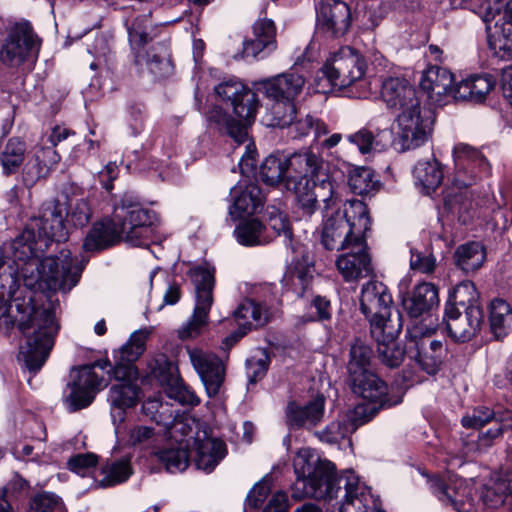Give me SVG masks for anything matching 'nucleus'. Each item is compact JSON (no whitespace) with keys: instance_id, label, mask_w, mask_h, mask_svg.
Segmentation results:
<instances>
[{"instance_id":"nucleus-41","label":"nucleus","mask_w":512,"mask_h":512,"mask_svg":"<svg viewBox=\"0 0 512 512\" xmlns=\"http://www.w3.org/2000/svg\"><path fill=\"white\" fill-rule=\"evenodd\" d=\"M512 491V470L506 471L486 487L483 492V501L490 507H498L505 504Z\"/></svg>"},{"instance_id":"nucleus-24","label":"nucleus","mask_w":512,"mask_h":512,"mask_svg":"<svg viewBox=\"0 0 512 512\" xmlns=\"http://www.w3.org/2000/svg\"><path fill=\"white\" fill-rule=\"evenodd\" d=\"M305 82L304 75L289 70L277 76L263 79L259 82V85L264 90L265 95L271 99L295 100L302 92Z\"/></svg>"},{"instance_id":"nucleus-60","label":"nucleus","mask_w":512,"mask_h":512,"mask_svg":"<svg viewBox=\"0 0 512 512\" xmlns=\"http://www.w3.org/2000/svg\"><path fill=\"white\" fill-rule=\"evenodd\" d=\"M98 463V456L94 453L76 454L68 460V468L81 476H85L94 469Z\"/></svg>"},{"instance_id":"nucleus-26","label":"nucleus","mask_w":512,"mask_h":512,"mask_svg":"<svg viewBox=\"0 0 512 512\" xmlns=\"http://www.w3.org/2000/svg\"><path fill=\"white\" fill-rule=\"evenodd\" d=\"M253 35V39L243 44L245 57L263 58L276 50V26L271 19L257 20L253 25Z\"/></svg>"},{"instance_id":"nucleus-9","label":"nucleus","mask_w":512,"mask_h":512,"mask_svg":"<svg viewBox=\"0 0 512 512\" xmlns=\"http://www.w3.org/2000/svg\"><path fill=\"white\" fill-rule=\"evenodd\" d=\"M153 23L150 13L136 16L128 27V40L135 54V62L141 64L144 60L150 72L157 78L169 76L173 72V65L164 49L162 54L144 53L145 45L151 40Z\"/></svg>"},{"instance_id":"nucleus-33","label":"nucleus","mask_w":512,"mask_h":512,"mask_svg":"<svg viewBox=\"0 0 512 512\" xmlns=\"http://www.w3.org/2000/svg\"><path fill=\"white\" fill-rule=\"evenodd\" d=\"M227 449L223 441L206 438L196 444L195 465L206 473L212 472L226 456Z\"/></svg>"},{"instance_id":"nucleus-40","label":"nucleus","mask_w":512,"mask_h":512,"mask_svg":"<svg viewBox=\"0 0 512 512\" xmlns=\"http://www.w3.org/2000/svg\"><path fill=\"white\" fill-rule=\"evenodd\" d=\"M234 320L237 325L243 327L249 326V331L264 326L268 322V311L259 303L245 299L233 312Z\"/></svg>"},{"instance_id":"nucleus-48","label":"nucleus","mask_w":512,"mask_h":512,"mask_svg":"<svg viewBox=\"0 0 512 512\" xmlns=\"http://www.w3.org/2000/svg\"><path fill=\"white\" fill-rule=\"evenodd\" d=\"M102 487H110L125 482L132 474L131 458L124 457L113 461L103 468Z\"/></svg>"},{"instance_id":"nucleus-25","label":"nucleus","mask_w":512,"mask_h":512,"mask_svg":"<svg viewBox=\"0 0 512 512\" xmlns=\"http://www.w3.org/2000/svg\"><path fill=\"white\" fill-rule=\"evenodd\" d=\"M233 204L229 208L230 216L236 220L258 213L262 210L264 196L255 183L238 184L230 191Z\"/></svg>"},{"instance_id":"nucleus-20","label":"nucleus","mask_w":512,"mask_h":512,"mask_svg":"<svg viewBox=\"0 0 512 512\" xmlns=\"http://www.w3.org/2000/svg\"><path fill=\"white\" fill-rule=\"evenodd\" d=\"M372 337L377 342L378 356L383 364L390 368L398 367L406 355V347L401 348L395 341L402 329L401 315L396 312V321L384 327L374 324Z\"/></svg>"},{"instance_id":"nucleus-47","label":"nucleus","mask_w":512,"mask_h":512,"mask_svg":"<svg viewBox=\"0 0 512 512\" xmlns=\"http://www.w3.org/2000/svg\"><path fill=\"white\" fill-rule=\"evenodd\" d=\"M348 185L353 193L367 195L376 191L379 181L373 171L366 167H357L349 172Z\"/></svg>"},{"instance_id":"nucleus-46","label":"nucleus","mask_w":512,"mask_h":512,"mask_svg":"<svg viewBox=\"0 0 512 512\" xmlns=\"http://www.w3.org/2000/svg\"><path fill=\"white\" fill-rule=\"evenodd\" d=\"M372 355V349L368 345L361 341H355L350 348V359L347 365L348 378L369 371Z\"/></svg>"},{"instance_id":"nucleus-55","label":"nucleus","mask_w":512,"mask_h":512,"mask_svg":"<svg viewBox=\"0 0 512 512\" xmlns=\"http://www.w3.org/2000/svg\"><path fill=\"white\" fill-rule=\"evenodd\" d=\"M267 213L268 227H270L278 236L284 237V243L286 246L291 245L292 229L286 214L274 207H272L271 210H268Z\"/></svg>"},{"instance_id":"nucleus-22","label":"nucleus","mask_w":512,"mask_h":512,"mask_svg":"<svg viewBox=\"0 0 512 512\" xmlns=\"http://www.w3.org/2000/svg\"><path fill=\"white\" fill-rule=\"evenodd\" d=\"M60 161V155L52 147H40L22 165L20 181L24 187L31 189L38 182L45 180Z\"/></svg>"},{"instance_id":"nucleus-4","label":"nucleus","mask_w":512,"mask_h":512,"mask_svg":"<svg viewBox=\"0 0 512 512\" xmlns=\"http://www.w3.org/2000/svg\"><path fill=\"white\" fill-rule=\"evenodd\" d=\"M455 162V175L443 194L444 207L452 214L458 216L463 224L473 218L475 204L468 187L478 178L491 174V165L483 153L465 143H458L453 148Z\"/></svg>"},{"instance_id":"nucleus-31","label":"nucleus","mask_w":512,"mask_h":512,"mask_svg":"<svg viewBox=\"0 0 512 512\" xmlns=\"http://www.w3.org/2000/svg\"><path fill=\"white\" fill-rule=\"evenodd\" d=\"M438 304V289L434 284L427 282L416 285L410 296L403 300L404 308L414 318L431 311Z\"/></svg>"},{"instance_id":"nucleus-49","label":"nucleus","mask_w":512,"mask_h":512,"mask_svg":"<svg viewBox=\"0 0 512 512\" xmlns=\"http://www.w3.org/2000/svg\"><path fill=\"white\" fill-rule=\"evenodd\" d=\"M156 456L170 473L182 472L189 465V453L182 447L161 450Z\"/></svg>"},{"instance_id":"nucleus-12","label":"nucleus","mask_w":512,"mask_h":512,"mask_svg":"<svg viewBox=\"0 0 512 512\" xmlns=\"http://www.w3.org/2000/svg\"><path fill=\"white\" fill-rule=\"evenodd\" d=\"M41 40L27 20L15 22L8 30L7 37L0 50L3 64L14 67L22 64L30 56L37 55Z\"/></svg>"},{"instance_id":"nucleus-35","label":"nucleus","mask_w":512,"mask_h":512,"mask_svg":"<svg viewBox=\"0 0 512 512\" xmlns=\"http://www.w3.org/2000/svg\"><path fill=\"white\" fill-rule=\"evenodd\" d=\"M413 175L426 195L433 193L443 180L441 165L435 158L418 161L413 169Z\"/></svg>"},{"instance_id":"nucleus-34","label":"nucleus","mask_w":512,"mask_h":512,"mask_svg":"<svg viewBox=\"0 0 512 512\" xmlns=\"http://www.w3.org/2000/svg\"><path fill=\"white\" fill-rule=\"evenodd\" d=\"M392 132L389 129H377L375 132L361 128L347 136V140L356 145L362 154L383 151L391 143Z\"/></svg>"},{"instance_id":"nucleus-56","label":"nucleus","mask_w":512,"mask_h":512,"mask_svg":"<svg viewBox=\"0 0 512 512\" xmlns=\"http://www.w3.org/2000/svg\"><path fill=\"white\" fill-rule=\"evenodd\" d=\"M67 217L69 222L75 227H85L91 220L92 208L89 201L85 198H80L71 201L69 204V210L67 211Z\"/></svg>"},{"instance_id":"nucleus-52","label":"nucleus","mask_w":512,"mask_h":512,"mask_svg":"<svg viewBox=\"0 0 512 512\" xmlns=\"http://www.w3.org/2000/svg\"><path fill=\"white\" fill-rule=\"evenodd\" d=\"M166 393L169 398L183 405L196 406L200 403V399L195 392L179 378H171Z\"/></svg>"},{"instance_id":"nucleus-64","label":"nucleus","mask_w":512,"mask_h":512,"mask_svg":"<svg viewBox=\"0 0 512 512\" xmlns=\"http://www.w3.org/2000/svg\"><path fill=\"white\" fill-rule=\"evenodd\" d=\"M115 365L111 371V376L118 383H135L138 378V370L134 364L114 359Z\"/></svg>"},{"instance_id":"nucleus-10","label":"nucleus","mask_w":512,"mask_h":512,"mask_svg":"<svg viewBox=\"0 0 512 512\" xmlns=\"http://www.w3.org/2000/svg\"><path fill=\"white\" fill-rule=\"evenodd\" d=\"M365 69L361 54L350 46H343L326 60L321 73L333 88L342 90L361 80Z\"/></svg>"},{"instance_id":"nucleus-54","label":"nucleus","mask_w":512,"mask_h":512,"mask_svg":"<svg viewBox=\"0 0 512 512\" xmlns=\"http://www.w3.org/2000/svg\"><path fill=\"white\" fill-rule=\"evenodd\" d=\"M32 512H67L62 499L51 492L36 494L31 501Z\"/></svg>"},{"instance_id":"nucleus-53","label":"nucleus","mask_w":512,"mask_h":512,"mask_svg":"<svg viewBox=\"0 0 512 512\" xmlns=\"http://www.w3.org/2000/svg\"><path fill=\"white\" fill-rule=\"evenodd\" d=\"M432 493L444 504L450 505L457 512H466V504L456 498L451 493V489L439 477H433L428 480Z\"/></svg>"},{"instance_id":"nucleus-59","label":"nucleus","mask_w":512,"mask_h":512,"mask_svg":"<svg viewBox=\"0 0 512 512\" xmlns=\"http://www.w3.org/2000/svg\"><path fill=\"white\" fill-rule=\"evenodd\" d=\"M469 81L473 94V102L483 101L495 86V80L489 74L470 76Z\"/></svg>"},{"instance_id":"nucleus-57","label":"nucleus","mask_w":512,"mask_h":512,"mask_svg":"<svg viewBox=\"0 0 512 512\" xmlns=\"http://www.w3.org/2000/svg\"><path fill=\"white\" fill-rule=\"evenodd\" d=\"M508 414L510 417V423H504L502 421L496 420V424L493 427L489 428L487 431L481 433L478 436L476 443L477 452H486L493 445V441L496 438L501 437L504 431L512 428V413L509 412Z\"/></svg>"},{"instance_id":"nucleus-32","label":"nucleus","mask_w":512,"mask_h":512,"mask_svg":"<svg viewBox=\"0 0 512 512\" xmlns=\"http://www.w3.org/2000/svg\"><path fill=\"white\" fill-rule=\"evenodd\" d=\"M207 120L210 125H214L218 131L227 133L237 144H242L247 141V124L253 122L241 120L239 117L234 119L218 106H214L209 111Z\"/></svg>"},{"instance_id":"nucleus-51","label":"nucleus","mask_w":512,"mask_h":512,"mask_svg":"<svg viewBox=\"0 0 512 512\" xmlns=\"http://www.w3.org/2000/svg\"><path fill=\"white\" fill-rule=\"evenodd\" d=\"M289 132L293 137H302L309 134L314 130L316 136H321L328 133L327 126L320 120L314 119L313 116L306 114L304 117L296 118L293 120L292 125L287 126Z\"/></svg>"},{"instance_id":"nucleus-17","label":"nucleus","mask_w":512,"mask_h":512,"mask_svg":"<svg viewBox=\"0 0 512 512\" xmlns=\"http://www.w3.org/2000/svg\"><path fill=\"white\" fill-rule=\"evenodd\" d=\"M215 93L233 107L236 117L253 121L258 107L256 94L243 83L230 79L218 84Z\"/></svg>"},{"instance_id":"nucleus-15","label":"nucleus","mask_w":512,"mask_h":512,"mask_svg":"<svg viewBox=\"0 0 512 512\" xmlns=\"http://www.w3.org/2000/svg\"><path fill=\"white\" fill-rule=\"evenodd\" d=\"M66 205L57 199L45 201L40 209V215L31 223V228L40 239L62 242L68 237L64 224L63 213Z\"/></svg>"},{"instance_id":"nucleus-63","label":"nucleus","mask_w":512,"mask_h":512,"mask_svg":"<svg viewBox=\"0 0 512 512\" xmlns=\"http://www.w3.org/2000/svg\"><path fill=\"white\" fill-rule=\"evenodd\" d=\"M494 418V413L487 407L475 408L471 414H467L461 420L466 428L479 429Z\"/></svg>"},{"instance_id":"nucleus-61","label":"nucleus","mask_w":512,"mask_h":512,"mask_svg":"<svg viewBox=\"0 0 512 512\" xmlns=\"http://www.w3.org/2000/svg\"><path fill=\"white\" fill-rule=\"evenodd\" d=\"M351 432H353V430L348 423L335 421L331 422L323 431L319 432V438L321 441L335 444L339 443Z\"/></svg>"},{"instance_id":"nucleus-6","label":"nucleus","mask_w":512,"mask_h":512,"mask_svg":"<svg viewBox=\"0 0 512 512\" xmlns=\"http://www.w3.org/2000/svg\"><path fill=\"white\" fill-rule=\"evenodd\" d=\"M370 226L366 204L357 199L349 200L344 204L343 212H335L324 222L321 243L327 250H346L351 245L361 249Z\"/></svg>"},{"instance_id":"nucleus-5","label":"nucleus","mask_w":512,"mask_h":512,"mask_svg":"<svg viewBox=\"0 0 512 512\" xmlns=\"http://www.w3.org/2000/svg\"><path fill=\"white\" fill-rule=\"evenodd\" d=\"M293 467L297 479L292 486V497L298 500L305 497L333 499L342 488L345 489V480L355 475L351 471L338 475L331 461L321 459L310 448H302L296 453Z\"/></svg>"},{"instance_id":"nucleus-2","label":"nucleus","mask_w":512,"mask_h":512,"mask_svg":"<svg viewBox=\"0 0 512 512\" xmlns=\"http://www.w3.org/2000/svg\"><path fill=\"white\" fill-rule=\"evenodd\" d=\"M380 94L387 108L396 113V149L404 152L423 145L431 133L432 121L421 106L416 88L405 78L387 77Z\"/></svg>"},{"instance_id":"nucleus-50","label":"nucleus","mask_w":512,"mask_h":512,"mask_svg":"<svg viewBox=\"0 0 512 512\" xmlns=\"http://www.w3.org/2000/svg\"><path fill=\"white\" fill-rule=\"evenodd\" d=\"M142 413L157 424L169 425L174 419V413L169 403L158 398H148L142 404Z\"/></svg>"},{"instance_id":"nucleus-18","label":"nucleus","mask_w":512,"mask_h":512,"mask_svg":"<svg viewBox=\"0 0 512 512\" xmlns=\"http://www.w3.org/2000/svg\"><path fill=\"white\" fill-rule=\"evenodd\" d=\"M445 320L449 336L455 341L467 342L480 331L484 323V313L482 307H471L463 314L458 307L446 306Z\"/></svg>"},{"instance_id":"nucleus-39","label":"nucleus","mask_w":512,"mask_h":512,"mask_svg":"<svg viewBox=\"0 0 512 512\" xmlns=\"http://www.w3.org/2000/svg\"><path fill=\"white\" fill-rule=\"evenodd\" d=\"M288 158L283 155H269L260 166V179L267 185L283 184L286 188L288 181Z\"/></svg>"},{"instance_id":"nucleus-43","label":"nucleus","mask_w":512,"mask_h":512,"mask_svg":"<svg viewBox=\"0 0 512 512\" xmlns=\"http://www.w3.org/2000/svg\"><path fill=\"white\" fill-rule=\"evenodd\" d=\"M446 306H454L458 309L461 307L464 311H469L471 307H481L475 285L471 281H463L456 285L449 294Z\"/></svg>"},{"instance_id":"nucleus-19","label":"nucleus","mask_w":512,"mask_h":512,"mask_svg":"<svg viewBox=\"0 0 512 512\" xmlns=\"http://www.w3.org/2000/svg\"><path fill=\"white\" fill-rule=\"evenodd\" d=\"M348 383L354 394L378 408L391 407L402 401L401 396L390 395L386 383L370 370L348 378Z\"/></svg>"},{"instance_id":"nucleus-45","label":"nucleus","mask_w":512,"mask_h":512,"mask_svg":"<svg viewBox=\"0 0 512 512\" xmlns=\"http://www.w3.org/2000/svg\"><path fill=\"white\" fill-rule=\"evenodd\" d=\"M149 334L146 329L132 333L129 340L119 350L114 351L113 359L134 364L145 351V343Z\"/></svg>"},{"instance_id":"nucleus-8","label":"nucleus","mask_w":512,"mask_h":512,"mask_svg":"<svg viewBox=\"0 0 512 512\" xmlns=\"http://www.w3.org/2000/svg\"><path fill=\"white\" fill-rule=\"evenodd\" d=\"M215 269L207 265H199L189 270V276L195 288L196 303L191 318L178 330L182 340L200 335L208 324L209 311L213 304L215 285Z\"/></svg>"},{"instance_id":"nucleus-14","label":"nucleus","mask_w":512,"mask_h":512,"mask_svg":"<svg viewBox=\"0 0 512 512\" xmlns=\"http://www.w3.org/2000/svg\"><path fill=\"white\" fill-rule=\"evenodd\" d=\"M103 378L99 376L93 366L81 367L72 382L67 384L66 405L71 412L88 407L100 390Z\"/></svg>"},{"instance_id":"nucleus-37","label":"nucleus","mask_w":512,"mask_h":512,"mask_svg":"<svg viewBox=\"0 0 512 512\" xmlns=\"http://www.w3.org/2000/svg\"><path fill=\"white\" fill-rule=\"evenodd\" d=\"M457 267L465 273L475 272L486 260V251L479 242H468L457 247L454 253Z\"/></svg>"},{"instance_id":"nucleus-13","label":"nucleus","mask_w":512,"mask_h":512,"mask_svg":"<svg viewBox=\"0 0 512 512\" xmlns=\"http://www.w3.org/2000/svg\"><path fill=\"white\" fill-rule=\"evenodd\" d=\"M392 296L389 289L382 282L372 280L363 285L360 297V309L370 322V329L374 324L384 327L396 321L392 315Z\"/></svg>"},{"instance_id":"nucleus-3","label":"nucleus","mask_w":512,"mask_h":512,"mask_svg":"<svg viewBox=\"0 0 512 512\" xmlns=\"http://www.w3.org/2000/svg\"><path fill=\"white\" fill-rule=\"evenodd\" d=\"M288 158L289 170L286 190L295 194L296 200L306 215H312L320 198L325 209H331L338 202V193L330 178L315 182L323 166L322 157L309 149L293 153Z\"/></svg>"},{"instance_id":"nucleus-44","label":"nucleus","mask_w":512,"mask_h":512,"mask_svg":"<svg viewBox=\"0 0 512 512\" xmlns=\"http://www.w3.org/2000/svg\"><path fill=\"white\" fill-rule=\"evenodd\" d=\"M265 227L257 219H251L240 223L235 236L237 241L245 246L264 245L269 243V238L264 235Z\"/></svg>"},{"instance_id":"nucleus-58","label":"nucleus","mask_w":512,"mask_h":512,"mask_svg":"<svg viewBox=\"0 0 512 512\" xmlns=\"http://www.w3.org/2000/svg\"><path fill=\"white\" fill-rule=\"evenodd\" d=\"M270 364L269 355L265 350H261L258 356H252L246 362V373L249 383L255 384L262 379L268 370Z\"/></svg>"},{"instance_id":"nucleus-29","label":"nucleus","mask_w":512,"mask_h":512,"mask_svg":"<svg viewBox=\"0 0 512 512\" xmlns=\"http://www.w3.org/2000/svg\"><path fill=\"white\" fill-rule=\"evenodd\" d=\"M325 399L317 396L304 406L290 402L286 409L287 423L292 428L313 427L317 425L324 415Z\"/></svg>"},{"instance_id":"nucleus-62","label":"nucleus","mask_w":512,"mask_h":512,"mask_svg":"<svg viewBox=\"0 0 512 512\" xmlns=\"http://www.w3.org/2000/svg\"><path fill=\"white\" fill-rule=\"evenodd\" d=\"M380 408L378 405L371 403H363L355 406L351 414L349 415V425L354 431L357 427L370 421Z\"/></svg>"},{"instance_id":"nucleus-11","label":"nucleus","mask_w":512,"mask_h":512,"mask_svg":"<svg viewBox=\"0 0 512 512\" xmlns=\"http://www.w3.org/2000/svg\"><path fill=\"white\" fill-rule=\"evenodd\" d=\"M446 355V347L441 340L435 339L430 330L413 327L408 332L406 356L430 375L438 372Z\"/></svg>"},{"instance_id":"nucleus-27","label":"nucleus","mask_w":512,"mask_h":512,"mask_svg":"<svg viewBox=\"0 0 512 512\" xmlns=\"http://www.w3.org/2000/svg\"><path fill=\"white\" fill-rule=\"evenodd\" d=\"M140 388L135 383H116L109 391L111 416L115 433H121V424L125 418V410L134 407L139 399Z\"/></svg>"},{"instance_id":"nucleus-28","label":"nucleus","mask_w":512,"mask_h":512,"mask_svg":"<svg viewBox=\"0 0 512 512\" xmlns=\"http://www.w3.org/2000/svg\"><path fill=\"white\" fill-rule=\"evenodd\" d=\"M347 253L342 254L336 261L339 273L345 281H353L368 276L372 272L371 259L367 253L366 238L363 239V247L355 248L351 245Z\"/></svg>"},{"instance_id":"nucleus-36","label":"nucleus","mask_w":512,"mask_h":512,"mask_svg":"<svg viewBox=\"0 0 512 512\" xmlns=\"http://www.w3.org/2000/svg\"><path fill=\"white\" fill-rule=\"evenodd\" d=\"M27 151L26 142L20 137H11L0 151V165L2 174L11 176L18 172L25 160Z\"/></svg>"},{"instance_id":"nucleus-16","label":"nucleus","mask_w":512,"mask_h":512,"mask_svg":"<svg viewBox=\"0 0 512 512\" xmlns=\"http://www.w3.org/2000/svg\"><path fill=\"white\" fill-rule=\"evenodd\" d=\"M351 27L350 7L341 0H322L317 7V28L330 38L344 36Z\"/></svg>"},{"instance_id":"nucleus-38","label":"nucleus","mask_w":512,"mask_h":512,"mask_svg":"<svg viewBox=\"0 0 512 512\" xmlns=\"http://www.w3.org/2000/svg\"><path fill=\"white\" fill-rule=\"evenodd\" d=\"M490 329L497 339H503L512 332V307L503 299L491 301L489 310Z\"/></svg>"},{"instance_id":"nucleus-1","label":"nucleus","mask_w":512,"mask_h":512,"mask_svg":"<svg viewBox=\"0 0 512 512\" xmlns=\"http://www.w3.org/2000/svg\"><path fill=\"white\" fill-rule=\"evenodd\" d=\"M159 224L155 211L143 207L136 197L124 194L112 216L93 225L82 247L87 252L101 251L121 241L135 247L147 246Z\"/></svg>"},{"instance_id":"nucleus-7","label":"nucleus","mask_w":512,"mask_h":512,"mask_svg":"<svg viewBox=\"0 0 512 512\" xmlns=\"http://www.w3.org/2000/svg\"><path fill=\"white\" fill-rule=\"evenodd\" d=\"M84 266L85 263L77 256L73 257L70 250L63 249L58 255L45 257L41 261L30 260L21 268V275L27 278L30 268L35 269L36 275L29 277L27 285H32V281L43 282L49 290L66 293L78 284Z\"/></svg>"},{"instance_id":"nucleus-30","label":"nucleus","mask_w":512,"mask_h":512,"mask_svg":"<svg viewBox=\"0 0 512 512\" xmlns=\"http://www.w3.org/2000/svg\"><path fill=\"white\" fill-rule=\"evenodd\" d=\"M454 81V75L447 68L431 66L423 73L420 87L431 101L440 103L443 96L449 95Z\"/></svg>"},{"instance_id":"nucleus-42","label":"nucleus","mask_w":512,"mask_h":512,"mask_svg":"<svg viewBox=\"0 0 512 512\" xmlns=\"http://www.w3.org/2000/svg\"><path fill=\"white\" fill-rule=\"evenodd\" d=\"M269 112L267 113V125L272 127L285 128L292 125L297 115L294 100L273 99Z\"/></svg>"},{"instance_id":"nucleus-23","label":"nucleus","mask_w":512,"mask_h":512,"mask_svg":"<svg viewBox=\"0 0 512 512\" xmlns=\"http://www.w3.org/2000/svg\"><path fill=\"white\" fill-rule=\"evenodd\" d=\"M339 512H384L379 508V501L370 489L361 483L358 476L352 475L345 480L344 503Z\"/></svg>"},{"instance_id":"nucleus-21","label":"nucleus","mask_w":512,"mask_h":512,"mask_svg":"<svg viewBox=\"0 0 512 512\" xmlns=\"http://www.w3.org/2000/svg\"><path fill=\"white\" fill-rule=\"evenodd\" d=\"M190 361L199 374L209 397L216 396L224 382L225 368L222 360L215 354L199 349L189 351Z\"/></svg>"}]
</instances>
